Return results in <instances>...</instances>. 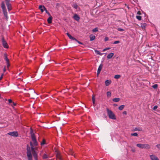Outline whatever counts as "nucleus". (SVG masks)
<instances>
[{"label":"nucleus","instance_id":"2f4dec72","mask_svg":"<svg viewBox=\"0 0 160 160\" xmlns=\"http://www.w3.org/2000/svg\"><path fill=\"white\" fill-rule=\"evenodd\" d=\"M158 85L157 84H155L152 86V87L154 89H156L158 88Z\"/></svg>","mask_w":160,"mask_h":160},{"label":"nucleus","instance_id":"f03ea898","mask_svg":"<svg viewBox=\"0 0 160 160\" xmlns=\"http://www.w3.org/2000/svg\"><path fill=\"white\" fill-rule=\"evenodd\" d=\"M106 110L108 117L110 119L113 120L116 119V117L115 115L111 110H109L108 108H107Z\"/></svg>","mask_w":160,"mask_h":160},{"label":"nucleus","instance_id":"393cba45","mask_svg":"<svg viewBox=\"0 0 160 160\" xmlns=\"http://www.w3.org/2000/svg\"><path fill=\"white\" fill-rule=\"evenodd\" d=\"M71 39L72 40H75L77 42H78V43L80 44H82V43L80 42L79 41H78L74 37H72V38H71Z\"/></svg>","mask_w":160,"mask_h":160},{"label":"nucleus","instance_id":"3c124183","mask_svg":"<svg viewBox=\"0 0 160 160\" xmlns=\"http://www.w3.org/2000/svg\"><path fill=\"white\" fill-rule=\"evenodd\" d=\"M13 106H16V103H14V102H13Z\"/></svg>","mask_w":160,"mask_h":160},{"label":"nucleus","instance_id":"2eb2a0df","mask_svg":"<svg viewBox=\"0 0 160 160\" xmlns=\"http://www.w3.org/2000/svg\"><path fill=\"white\" fill-rule=\"evenodd\" d=\"M1 7H2V10L6 9V7L5 6V3L3 2H2Z\"/></svg>","mask_w":160,"mask_h":160},{"label":"nucleus","instance_id":"4468645a","mask_svg":"<svg viewBox=\"0 0 160 160\" xmlns=\"http://www.w3.org/2000/svg\"><path fill=\"white\" fill-rule=\"evenodd\" d=\"M111 83V81L110 80H106L105 82V85L106 86H108Z\"/></svg>","mask_w":160,"mask_h":160},{"label":"nucleus","instance_id":"4be33fe9","mask_svg":"<svg viewBox=\"0 0 160 160\" xmlns=\"http://www.w3.org/2000/svg\"><path fill=\"white\" fill-rule=\"evenodd\" d=\"M95 52L98 55H99L101 56L103 54V53H101L99 51L97 50H95Z\"/></svg>","mask_w":160,"mask_h":160},{"label":"nucleus","instance_id":"e433bc0d","mask_svg":"<svg viewBox=\"0 0 160 160\" xmlns=\"http://www.w3.org/2000/svg\"><path fill=\"white\" fill-rule=\"evenodd\" d=\"M131 135L132 136H137L138 135V134L137 133H132L131 134Z\"/></svg>","mask_w":160,"mask_h":160},{"label":"nucleus","instance_id":"20e7f679","mask_svg":"<svg viewBox=\"0 0 160 160\" xmlns=\"http://www.w3.org/2000/svg\"><path fill=\"white\" fill-rule=\"evenodd\" d=\"M137 146L141 149H148L150 148V146L148 144H137Z\"/></svg>","mask_w":160,"mask_h":160},{"label":"nucleus","instance_id":"dca6fc26","mask_svg":"<svg viewBox=\"0 0 160 160\" xmlns=\"http://www.w3.org/2000/svg\"><path fill=\"white\" fill-rule=\"evenodd\" d=\"M147 26V24L146 23H141V27L143 29H145Z\"/></svg>","mask_w":160,"mask_h":160},{"label":"nucleus","instance_id":"1a4fd4ad","mask_svg":"<svg viewBox=\"0 0 160 160\" xmlns=\"http://www.w3.org/2000/svg\"><path fill=\"white\" fill-rule=\"evenodd\" d=\"M72 6L75 9H77V11H80V9L78 5L77 4H74L72 5Z\"/></svg>","mask_w":160,"mask_h":160},{"label":"nucleus","instance_id":"423d86ee","mask_svg":"<svg viewBox=\"0 0 160 160\" xmlns=\"http://www.w3.org/2000/svg\"><path fill=\"white\" fill-rule=\"evenodd\" d=\"M2 43L3 47L5 48H7L8 47V45L7 42L3 38L2 39Z\"/></svg>","mask_w":160,"mask_h":160},{"label":"nucleus","instance_id":"6ab92c4d","mask_svg":"<svg viewBox=\"0 0 160 160\" xmlns=\"http://www.w3.org/2000/svg\"><path fill=\"white\" fill-rule=\"evenodd\" d=\"M4 56L5 57L4 59L6 61V62H9V60L7 57V54H4Z\"/></svg>","mask_w":160,"mask_h":160},{"label":"nucleus","instance_id":"ddd939ff","mask_svg":"<svg viewBox=\"0 0 160 160\" xmlns=\"http://www.w3.org/2000/svg\"><path fill=\"white\" fill-rule=\"evenodd\" d=\"M113 55L114 53H110L108 55L107 58L108 59H110L113 56Z\"/></svg>","mask_w":160,"mask_h":160},{"label":"nucleus","instance_id":"603ef678","mask_svg":"<svg viewBox=\"0 0 160 160\" xmlns=\"http://www.w3.org/2000/svg\"><path fill=\"white\" fill-rule=\"evenodd\" d=\"M67 35L68 37L69 36V35H70V34L68 33H67Z\"/></svg>","mask_w":160,"mask_h":160},{"label":"nucleus","instance_id":"4c0bfd02","mask_svg":"<svg viewBox=\"0 0 160 160\" xmlns=\"http://www.w3.org/2000/svg\"><path fill=\"white\" fill-rule=\"evenodd\" d=\"M158 108V106L157 105H155V106L153 108V109L154 110H156V109Z\"/></svg>","mask_w":160,"mask_h":160},{"label":"nucleus","instance_id":"bb28decb","mask_svg":"<svg viewBox=\"0 0 160 160\" xmlns=\"http://www.w3.org/2000/svg\"><path fill=\"white\" fill-rule=\"evenodd\" d=\"M124 105H122L119 106L118 108V109L120 110H122L124 108Z\"/></svg>","mask_w":160,"mask_h":160},{"label":"nucleus","instance_id":"a18cd8bd","mask_svg":"<svg viewBox=\"0 0 160 160\" xmlns=\"http://www.w3.org/2000/svg\"><path fill=\"white\" fill-rule=\"evenodd\" d=\"M9 103H11L12 102V101L11 99H9L8 100Z\"/></svg>","mask_w":160,"mask_h":160},{"label":"nucleus","instance_id":"b1692460","mask_svg":"<svg viewBox=\"0 0 160 160\" xmlns=\"http://www.w3.org/2000/svg\"><path fill=\"white\" fill-rule=\"evenodd\" d=\"M121 76L119 75H116L114 76V78L116 79H118L120 78Z\"/></svg>","mask_w":160,"mask_h":160},{"label":"nucleus","instance_id":"79ce46f5","mask_svg":"<svg viewBox=\"0 0 160 160\" xmlns=\"http://www.w3.org/2000/svg\"><path fill=\"white\" fill-rule=\"evenodd\" d=\"M109 39L108 38V37H105L104 38V40L105 41H108Z\"/></svg>","mask_w":160,"mask_h":160},{"label":"nucleus","instance_id":"f704fd0d","mask_svg":"<svg viewBox=\"0 0 160 160\" xmlns=\"http://www.w3.org/2000/svg\"><path fill=\"white\" fill-rule=\"evenodd\" d=\"M98 31V28H97L93 29L92 30V31L93 32H96Z\"/></svg>","mask_w":160,"mask_h":160},{"label":"nucleus","instance_id":"c9c22d12","mask_svg":"<svg viewBox=\"0 0 160 160\" xmlns=\"http://www.w3.org/2000/svg\"><path fill=\"white\" fill-rule=\"evenodd\" d=\"M117 29L118 31H120V32H123L124 31V29H123L122 28H118Z\"/></svg>","mask_w":160,"mask_h":160},{"label":"nucleus","instance_id":"c03bdc74","mask_svg":"<svg viewBox=\"0 0 160 160\" xmlns=\"http://www.w3.org/2000/svg\"><path fill=\"white\" fill-rule=\"evenodd\" d=\"M7 63V65L8 68L10 66V64H9V62H6Z\"/></svg>","mask_w":160,"mask_h":160},{"label":"nucleus","instance_id":"aec40b11","mask_svg":"<svg viewBox=\"0 0 160 160\" xmlns=\"http://www.w3.org/2000/svg\"><path fill=\"white\" fill-rule=\"evenodd\" d=\"M4 56L5 57L4 59L6 61V62H9V60L7 57V54H4Z\"/></svg>","mask_w":160,"mask_h":160},{"label":"nucleus","instance_id":"864d4df0","mask_svg":"<svg viewBox=\"0 0 160 160\" xmlns=\"http://www.w3.org/2000/svg\"><path fill=\"white\" fill-rule=\"evenodd\" d=\"M3 71L4 72H5V71H6V69L5 68H4V69H3Z\"/></svg>","mask_w":160,"mask_h":160},{"label":"nucleus","instance_id":"8fccbe9b","mask_svg":"<svg viewBox=\"0 0 160 160\" xmlns=\"http://www.w3.org/2000/svg\"><path fill=\"white\" fill-rule=\"evenodd\" d=\"M69 38L71 39V38H72V36L71 35H69V36L68 37Z\"/></svg>","mask_w":160,"mask_h":160},{"label":"nucleus","instance_id":"f257e3e1","mask_svg":"<svg viewBox=\"0 0 160 160\" xmlns=\"http://www.w3.org/2000/svg\"><path fill=\"white\" fill-rule=\"evenodd\" d=\"M31 136L32 142H30V146L31 147V151H32L33 156L35 160H38V152L36 150H38V148L37 147H34V146H37L38 145L35 135L34 133H32V131L31 130Z\"/></svg>","mask_w":160,"mask_h":160},{"label":"nucleus","instance_id":"de8ad7c7","mask_svg":"<svg viewBox=\"0 0 160 160\" xmlns=\"http://www.w3.org/2000/svg\"><path fill=\"white\" fill-rule=\"evenodd\" d=\"M92 101L93 103H94L95 102V99H94V98H92Z\"/></svg>","mask_w":160,"mask_h":160},{"label":"nucleus","instance_id":"39448f33","mask_svg":"<svg viewBox=\"0 0 160 160\" xmlns=\"http://www.w3.org/2000/svg\"><path fill=\"white\" fill-rule=\"evenodd\" d=\"M8 134L14 137H17L18 136V133L17 131H13L9 132L8 133Z\"/></svg>","mask_w":160,"mask_h":160},{"label":"nucleus","instance_id":"a19ab883","mask_svg":"<svg viewBox=\"0 0 160 160\" xmlns=\"http://www.w3.org/2000/svg\"><path fill=\"white\" fill-rule=\"evenodd\" d=\"M135 131H141V129L139 128H136L135 129Z\"/></svg>","mask_w":160,"mask_h":160},{"label":"nucleus","instance_id":"7ed1b4c3","mask_svg":"<svg viewBox=\"0 0 160 160\" xmlns=\"http://www.w3.org/2000/svg\"><path fill=\"white\" fill-rule=\"evenodd\" d=\"M27 155L28 160H32V157L31 153L30 147L29 145H27Z\"/></svg>","mask_w":160,"mask_h":160},{"label":"nucleus","instance_id":"f8f14e48","mask_svg":"<svg viewBox=\"0 0 160 160\" xmlns=\"http://www.w3.org/2000/svg\"><path fill=\"white\" fill-rule=\"evenodd\" d=\"M44 7H45L44 6L40 5L39 6V9L41 10L42 12H43L45 9Z\"/></svg>","mask_w":160,"mask_h":160},{"label":"nucleus","instance_id":"6e6552de","mask_svg":"<svg viewBox=\"0 0 160 160\" xmlns=\"http://www.w3.org/2000/svg\"><path fill=\"white\" fill-rule=\"evenodd\" d=\"M150 157L151 160H159L158 158L154 155H150Z\"/></svg>","mask_w":160,"mask_h":160},{"label":"nucleus","instance_id":"5701e85b","mask_svg":"<svg viewBox=\"0 0 160 160\" xmlns=\"http://www.w3.org/2000/svg\"><path fill=\"white\" fill-rule=\"evenodd\" d=\"M120 98H114L113 99L112 101L114 102H118L120 100Z\"/></svg>","mask_w":160,"mask_h":160},{"label":"nucleus","instance_id":"7c9ffc66","mask_svg":"<svg viewBox=\"0 0 160 160\" xmlns=\"http://www.w3.org/2000/svg\"><path fill=\"white\" fill-rule=\"evenodd\" d=\"M45 144V139H43L42 142L41 143V145H43Z\"/></svg>","mask_w":160,"mask_h":160},{"label":"nucleus","instance_id":"72a5a7b5","mask_svg":"<svg viewBox=\"0 0 160 160\" xmlns=\"http://www.w3.org/2000/svg\"><path fill=\"white\" fill-rule=\"evenodd\" d=\"M136 18L139 20H141L142 17L140 16H136Z\"/></svg>","mask_w":160,"mask_h":160},{"label":"nucleus","instance_id":"9b49d317","mask_svg":"<svg viewBox=\"0 0 160 160\" xmlns=\"http://www.w3.org/2000/svg\"><path fill=\"white\" fill-rule=\"evenodd\" d=\"M103 67V65L101 64L99 66L97 71V75H99L102 70V68Z\"/></svg>","mask_w":160,"mask_h":160},{"label":"nucleus","instance_id":"a878e982","mask_svg":"<svg viewBox=\"0 0 160 160\" xmlns=\"http://www.w3.org/2000/svg\"><path fill=\"white\" fill-rule=\"evenodd\" d=\"M43 158L44 159L48 158V156L46 153H45L43 156Z\"/></svg>","mask_w":160,"mask_h":160},{"label":"nucleus","instance_id":"9d476101","mask_svg":"<svg viewBox=\"0 0 160 160\" xmlns=\"http://www.w3.org/2000/svg\"><path fill=\"white\" fill-rule=\"evenodd\" d=\"M74 19L77 21H78L80 18V17L77 14H75L73 16Z\"/></svg>","mask_w":160,"mask_h":160},{"label":"nucleus","instance_id":"49530a36","mask_svg":"<svg viewBox=\"0 0 160 160\" xmlns=\"http://www.w3.org/2000/svg\"><path fill=\"white\" fill-rule=\"evenodd\" d=\"M131 151H132V152H134L135 151V149H134V148H132V149H131Z\"/></svg>","mask_w":160,"mask_h":160},{"label":"nucleus","instance_id":"ea45409f","mask_svg":"<svg viewBox=\"0 0 160 160\" xmlns=\"http://www.w3.org/2000/svg\"><path fill=\"white\" fill-rule=\"evenodd\" d=\"M110 49V48H105L104 49H103L102 50V51L103 52H105V51H106V50H109Z\"/></svg>","mask_w":160,"mask_h":160},{"label":"nucleus","instance_id":"5fc2aeb1","mask_svg":"<svg viewBox=\"0 0 160 160\" xmlns=\"http://www.w3.org/2000/svg\"><path fill=\"white\" fill-rule=\"evenodd\" d=\"M135 2H136V1H137V0H133Z\"/></svg>","mask_w":160,"mask_h":160},{"label":"nucleus","instance_id":"0eeeda50","mask_svg":"<svg viewBox=\"0 0 160 160\" xmlns=\"http://www.w3.org/2000/svg\"><path fill=\"white\" fill-rule=\"evenodd\" d=\"M56 154L57 158V160H63L60 153L58 151H56Z\"/></svg>","mask_w":160,"mask_h":160},{"label":"nucleus","instance_id":"58836bf2","mask_svg":"<svg viewBox=\"0 0 160 160\" xmlns=\"http://www.w3.org/2000/svg\"><path fill=\"white\" fill-rule=\"evenodd\" d=\"M120 42L119 41H116L114 42L113 43V44H116Z\"/></svg>","mask_w":160,"mask_h":160},{"label":"nucleus","instance_id":"c756f323","mask_svg":"<svg viewBox=\"0 0 160 160\" xmlns=\"http://www.w3.org/2000/svg\"><path fill=\"white\" fill-rule=\"evenodd\" d=\"M111 92L110 91H108L107 92V96L108 97H110L111 96Z\"/></svg>","mask_w":160,"mask_h":160},{"label":"nucleus","instance_id":"09e8293b","mask_svg":"<svg viewBox=\"0 0 160 160\" xmlns=\"http://www.w3.org/2000/svg\"><path fill=\"white\" fill-rule=\"evenodd\" d=\"M123 113L124 114L126 115L127 114V112L126 111H124L123 112Z\"/></svg>","mask_w":160,"mask_h":160},{"label":"nucleus","instance_id":"6e6d98bb","mask_svg":"<svg viewBox=\"0 0 160 160\" xmlns=\"http://www.w3.org/2000/svg\"><path fill=\"white\" fill-rule=\"evenodd\" d=\"M117 105H115V104H114V106H116Z\"/></svg>","mask_w":160,"mask_h":160},{"label":"nucleus","instance_id":"cd10ccee","mask_svg":"<svg viewBox=\"0 0 160 160\" xmlns=\"http://www.w3.org/2000/svg\"><path fill=\"white\" fill-rule=\"evenodd\" d=\"M6 2V4L7 6H8L9 5H10V4H11L10 3V0H5Z\"/></svg>","mask_w":160,"mask_h":160},{"label":"nucleus","instance_id":"37998d69","mask_svg":"<svg viewBox=\"0 0 160 160\" xmlns=\"http://www.w3.org/2000/svg\"><path fill=\"white\" fill-rule=\"evenodd\" d=\"M157 147L160 150V144H157L156 145Z\"/></svg>","mask_w":160,"mask_h":160},{"label":"nucleus","instance_id":"473e14b6","mask_svg":"<svg viewBox=\"0 0 160 160\" xmlns=\"http://www.w3.org/2000/svg\"><path fill=\"white\" fill-rule=\"evenodd\" d=\"M44 8L45 9V11L46 13H47V14H48V15L49 16H51V15H50V13L48 12V11L47 10L46 8L45 7H44Z\"/></svg>","mask_w":160,"mask_h":160},{"label":"nucleus","instance_id":"a211bd4d","mask_svg":"<svg viewBox=\"0 0 160 160\" xmlns=\"http://www.w3.org/2000/svg\"><path fill=\"white\" fill-rule=\"evenodd\" d=\"M52 16H50V17L48 18V19L47 21L48 22V23H51L52 22Z\"/></svg>","mask_w":160,"mask_h":160},{"label":"nucleus","instance_id":"f3484780","mask_svg":"<svg viewBox=\"0 0 160 160\" xmlns=\"http://www.w3.org/2000/svg\"><path fill=\"white\" fill-rule=\"evenodd\" d=\"M90 41H92L94 40L95 38V36L92 34L90 35Z\"/></svg>","mask_w":160,"mask_h":160},{"label":"nucleus","instance_id":"c85d7f7f","mask_svg":"<svg viewBox=\"0 0 160 160\" xmlns=\"http://www.w3.org/2000/svg\"><path fill=\"white\" fill-rule=\"evenodd\" d=\"M8 8V9L9 11L11 10L12 9V7L11 4L9 5L8 6H7Z\"/></svg>","mask_w":160,"mask_h":160},{"label":"nucleus","instance_id":"412c9836","mask_svg":"<svg viewBox=\"0 0 160 160\" xmlns=\"http://www.w3.org/2000/svg\"><path fill=\"white\" fill-rule=\"evenodd\" d=\"M3 14L4 15V16L6 17L7 18V10L6 9H4V10H3Z\"/></svg>","mask_w":160,"mask_h":160}]
</instances>
